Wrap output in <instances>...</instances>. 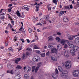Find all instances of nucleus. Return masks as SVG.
<instances>
[{"mask_svg": "<svg viewBox=\"0 0 79 79\" xmlns=\"http://www.w3.org/2000/svg\"><path fill=\"white\" fill-rule=\"evenodd\" d=\"M73 49H72L70 50V53L73 56L75 55V51L77 50L79 48V47L77 46H73Z\"/></svg>", "mask_w": 79, "mask_h": 79, "instance_id": "obj_1", "label": "nucleus"}, {"mask_svg": "<svg viewBox=\"0 0 79 79\" xmlns=\"http://www.w3.org/2000/svg\"><path fill=\"white\" fill-rule=\"evenodd\" d=\"M71 62L67 61L65 62V66L66 69H70L71 67Z\"/></svg>", "mask_w": 79, "mask_h": 79, "instance_id": "obj_2", "label": "nucleus"}, {"mask_svg": "<svg viewBox=\"0 0 79 79\" xmlns=\"http://www.w3.org/2000/svg\"><path fill=\"white\" fill-rule=\"evenodd\" d=\"M73 74L74 77H79V70L73 71Z\"/></svg>", "mask_w": 79, "mask_h": 79, "instance_id": "obj_3", "label": "nucleus"}, {"mask_svg": "<svg viewBox=\"0 0 79 79\" xmlns=\"http://www.w3.org/2000/svg\"><path fill=\"white\" fill-rule=\"evenodd\" d=\"M40 59V57L38 56H36L33 57V61L34 62H37L38 61H39V59Z\"/></svg>", "mask_w": 79, "mask_h": 79, "instance_id": "obj_4", "label": "nucleus"}, {"mask_svg": "<svg viewBox=\"0 0 79 79\" xmlns=\"http://www.w3.org/2000/svg\"><path fill=\"white\" fill-rule=\"evenodd\" d=\"M51 52H52V53H55V54H57V52H58V49L56 48H54V47H53V48L51 49Z\"/></svg>", "mask_w": 79, "mask_h": 79, "instance_id": "obj_5", "label": "nucleus"}, {"mask_svg": "<svg viewBox=\"0 0 79 79\" xmlns=\"http://www.w3.org/2000/svg\"><path fill=\"white\" fill-rule=\"evenodd\" d=\"M41 64H42V63L41 62L39 63L38 64V66L35 69V73H37V71H38V70H39V68H40V65H41Z\"/></svg>", "mask_w": 79, "mask_h": 79, "instance_id": "obj_6", "label": "nucleus"}, {"mask_svg": "<svg viewBox=\"0 0 79 79\" xmlns=\"http://www.w3.org/2000/svg\"><path fill=\"white\" fill-rule=\"evenodd\" d=\"M76 36H77V35H76L75 36H71L70 35H68V39L69 40H73V37H76Z\"/></svg>", "mask_w": 79, "mask_h": 79, "instance_id": "obj_7", "label": "nucleus"}, {"mask_svg": "<svg viewBox=\"0 0 79 79\" xmlns=\"http://www.w3.org/2000/svg\"><path fill=\"white\" fill-rule=\"evenodd\" d=\"M68 40L62 39L61 40V43L62 45H64V44H65V42H68Z\"/></svg>", "mask_w": 79, "mask_h": 79, "instance_id": "obj_8", "label": "nucleus"}, {"mask_svg": "<svg viewBox=\"0 0 79 79\" xmlns=\"http://www.w3.org/2000/svg\"><path fill=\"white\" fill-rule=\"evenodd\" d=\"M66 72H67V71L66 70H64L63 72L61 73L60 74V76H62V77H64V76H65L66 75Z\"/></svg>", "mask_w": 79, "mask_h": 79, "instance_id": "obj_9", "label": "nucleus"}, {"mask_svg": "<svg viewBox=\"0 0 79 79\" xmlns=\"http://www.w3.org/2000/svg\"><path fill=\"white\" fill-rule=\"evenodd\" d=\"M51 59L52 60L55 61H57V58L55 56H52L51 57Z\"/></svg>", "mask_w": 79, "mask_h": 79, "instance_id": "obj_10", "label": "nucleus"}, {"mask_svg": "<svg viewBox=\"0 0 79 79\" xmlns=\"http://www.w3.org/2000/svg\"><path fill=\"white\" fill-rule=\"evenodd\" d=\"M75 44L76 45H78L79 44V38L77 37L75 39Z\"/></svg>", "mask_w": 79, "mask_h": 79, "instance_id": "obj_11", "label": "nucleus"}, {"mask_svg": "<svg viewBox=\"0 0 79 79\" xmlns=\"http://www.w3.org/2000/svg\"><path fill=\"white\" fill-rule=\"evenodd\" d=\"M21 60V59L20 58H17L15 60V63H16V64H18V62H19V61H20Z\"/></svg>", "mask_w": 79, "mask_h": 79, "instance_id": "obj_12", "label": "nucleus"}, {"mask_svg": "<svg viewBox=\"0 0 79 79\" xmlns=\"http://www.w3.org/2000/svg\"><path fill=\"white\" fill-rule=\"evenodd\" d=\"M15 79H20L21 78V75L20 74H17L15 76Z\"/></svg>", "mask_w": 79, "mask_h": 79, "instance_id": "obj_13", "label": "nucleus"}, {"mask_svg": "<svg viewBox=\"0 0 79 79\" xmlns=\"http://www.w3.org/2000/svg\"><path fill=\"white\" fill-rule=\"evenodd\" d=\"M41 23H42L43 24H44V22H43L41 21V19H40L39 20V23H37L36 25L38 26H42V24Z\"/></svg>", "mask_w": 79, "mask_h": 79, "instance_id": "obj_14", "label": "nucleus"}, {"mask_svg": "<svg viewBox=\"0 0 79 79\" xmlns=\"http://www.w3.org/2000/svg\"><path fill=\"white\" fill-rule=\"evenodd\" d=\"M64 55L65 57H68L69 55H68V51H66L64 52Z\"/></svg>", "mask_w": 79, "mask_h": 79, "instance_id": "obj_15", "label": "nucleus"}, {"mask_svg": "<svg viewBox=\"0 0 79 79\" xmlns=\"http://www.w3.org/2000/svg\"><path fill=\"white\" fill-rule=\"evenodd\" d=\"M7 67L8 68H10V69H11L13 68V66L11 65V64H8L7 65Z\"/></svg>", "mask_w": 79, "mask_h": 79, "instance_id": "obj_16", "label": "nucleus"}, {"mask_svg": "<svg viewBox=\"0 0 79 79\" xmlns=\"http://www.w3.org/2000/svg\"><path fill=\"white\" fill-rule=\"evenodd\" d=\"M7 73H9L10 74H13V70H7Z\"/></svg>", "mask_w": 79, "mask_h": 79, "instance_id": "obj_17", "label": "nucleus"}, {"mask_svg": "<svg viewBox=\"0 0 79 79\" xmlns=\"http://www.w3.org/2000/svg\"><path fill=\"white\" fill-rule=\"evenodd\" d=\"M64 9H65V10H70V7H69V6H64Z\"/></svg>", "mask_w": 79, "mask_h": 79, "instance_id": "obj_18", "label": "nucleus"}, {"mask_svg": "<svg viewBox=\"0 0 79 79\" xmlns=\"http://www.w3.org/2000/svg\"><path fill=\"white\" fill-rule=\"evenodd\" d=\"M63 21L64 22H65V23H66L69 21L68 20V18H65L64 19H63Z\"/></svg>", "mask_w": 79, "mask_h": 79, "instance_id": "obj_19", "label": "nucleus"}, {"mask_svg": "<svg viewBox=\"0 0 79 79\" xmlns=\"http://www.w3.org/2000/svg\"><path fill=\"white\" fill-rule=\"evenodd\" d=\"M58 69L60 72H62L63 71V68L61 67L58 66Z\"/></svg>", "mask_w": 79, "mask_h": 79, "instance_id": "obj_20", "label": "nucleus"}, {"mask_svg": "<svg viewBox=\"0 0 79 79\" xmlns=\"http://www.w3.org/2000/svg\"><path fill=\"white\" fill-rule=\"evenodd\" d=\"M57 49H58L59 50H60L61 49V45L60 44L57 45Z\"/></svg>", "mask_w": 79, "mask_h": 79, "instance_id": "obj_21", "label": "nucleus"}, {"mask_svg": "<svg viewBox=\"0 0 79 79\" xmlns=\"http://www.w3.org/2000/svg\"><path fill=\"white\" fill-rule=\"evenodd\" d=\"M52 77H58V76H57V74H56L55 73V74L53 73H52Z\"/></svg>", "mask_w": 79, "mask_h": 79, "instance_id": "obj_22", "label": "nucleus"}, {"mask_svg": "<svg viewBox=\"0 0 79 79\" xmlns=\"http://www.w3.org/2000/svg\"><path fill=\"white\" fill-rule=\"evenodd\" d=\"M56 39L57 42H61V39H60V38L59 37H57L56 38Z\"/></svg>", "mask_w": 79, "mask_h": 79, "instance_id": "obj_23", "label": "nucleus"}, {"mask_svg": "<svg viewBox=\"0 0 79 79\" xmlns=\"http://www.w3.org/2000/svg\"><path fill=\"white\" fill-rule=\"evenodd\" d=\"M48 40H53V37L52 36H50L48 37Z\"/></svg>", "mask_w": 79, "mask_h": 79, "instance_id": "obj_24", "label": "nucleus"}, {"mask_svg": "<svg viewBox=\"0 0 79 79\" xmlns=\"http://www.w3.org/2000/svg\"><path fill=\"white\" fill-rule=\"evenodd\" d=\"M33 48L34 49H39V48L37 47V46L34 45L33 46Z\"/></svg>", "mask_w": 79, "mask_h": 79, "instance_id": "obj_25", "label": "nucleus"}, {"mask_svg": "<svg viewBox=\"0 0 79 79\" xmlns=\"http://www.w3.org/2000/svg\"><path fill=\"white\" fill-rule=\"evenodd\" d=\"M60 13H59V16H61L64 14V11H61L60 12Z\"/></svg>", "mask_w": 79, "mask_h": 79, "instance_id": "obj_26", "label": "nucleus"}, {"mask_svg": "<svg viewBox=\"0 0 79 79\" xmlns=\"http://www.w3.org/2000/svg\"><path fill=\"white\" fill-rule=\"evenodd\" d=\"M44 19L47 21H48L49 20V18H48V15L45 16L44 17Z\"/></svg>", "mask_w": 79, "mask_h": 79, "instance_id": "obj_27", "label": "nucleus"}, {"mask_svg": "<svg viewBox=\"0 0 79 79\" xmlns=\"http://www.w3.org/2000/svg\"><path fill=\"white\" fill-rule=\"evenodd\" d=\"M16 14L19 17H20V16H21V15L20 14V13H19V11L18 10L16 12Z\"/></svg>", "mask_w": 79, "mask_h": 79, "instance_id": "obj_28", "label": "nucleus"}, {"mask_svg": "<svg viewBox=\"0 0 79 79\" xmlns=\"http://www.w3.org/2000/svg\"><path fill=\"white\" fill-rule=\"evenodd\" d=\"M57 1L58 2V0H53L52 2L54 3H55V5H57Z\"/></svg>", "mask_w": 79, "mask_h": 79, "instance_id": "obj_29", "label": "nucleus"}, {"mask_svg": "<svg viewBox=\"0 0 79 79\" xmlns=\"http://www.w3.org/2000/svg\"><path fill=\"white\" fill-rule=\"evenodd\" d=\"M58 69H56L55 72V74H58Z\"/></svg>", "mask_w": 79, "mask_h": 79, "instance_id": "obj_30", "label": "nucleus"}, {"mask_svg": "<svg viewBox=\"0 0 79 79\" xmlns=\"http://www.w3.org/2000/svg\"><path fill=\"white\" fill-rule=\"evenodd\" d=\"M48 47L49 48H50L51 49H52L53 48V46H52L50 45L49 44L48 45Z\"/></svg>", "mask_w": 79, "mask_h": 79, "instance_id": "obj_31", "label": "nucleus"}, {"mask_svg": "<svg viewBox=\"0 0 79 79\" xmlns=\"http://www.w3.org/2000/svg\"><path fill=\"white\" fill-rule=\"evenodd\" d=\"M5 18V16H1L0 17V19L2 20V21H4V19Z\"/></svg>", "mask_w": 79, "mask_h": 79, "instance_id": "obj_32", "label": "nucleus"}, {"mask_svg": "<svg viewBox=\"0 0 79 79\" xmlns=\"http://www.w3.org/2000/svg\"><path fill=\"white\" fill-rule=\"evenodd\" d=\"M67 44L68 45H70V44H72V41H67Z\"/></svg>", "mask_w": 79, "mask_h": 79, "instance_id": "obj_33", "label": "nucleus"}, {"mask_svg": "<svg viewBox=\"0 0 79 79\" xmlns=\"http://www.w3.org/2000/svg\"><path fill=\"white\" fill-rule=\"evenodd\" d=\"M19 69H16L15 71V73H16L17 74H18V73H19Z\"/></svg>", "mask_w": 79, "mask_h": 79, "instance_id": "obj_34", "label": "nucleus"}, {"mask_svg": "<svg viewBox=\"0 0 79 79\" xmlns=\"http://www.w3.org/2000/svg\"><path fill=\"white\" fill-rule=\"evenodd\" d=\"M19 18H24V13H23L22 14V15H20Z\"/></svg>", "mask_w": 79, "mask_h": 79, "instance_id": "obj_35", "label": "nucleus"}, {"mask_svg": "<svg viewBox=\"0 0 79 79\" xmlns=\"http://www.w3.org/2000/svg\"><path fill=\"white\" fill-rule=\"evenodd\" d=\"M35 52L37 53H39V54H40L41 52L39 50H35Z\"/></svg>", "mask_w": 79, "mask_h": 79, "instance_id": "obj_36", "label": "nucleus"}, {"mask_svg": "<svg viewBox=\"0 0 79 79\" xmlns=\"http://www.w3.org/2000/svg\"><path fill=\"white\" fill-rule=\"evenodd\" d=\"M16 68L17 69H21V68H22V67L20 65H17Z\"/></svg>", "mask_w": 79, "mask_h": 79, "instance_id": "obj_37", "label": "nucleus"}, {"mask_svg": "<svg viewBox=\"0 0 79 79\" xmlns=\"http://www.w3.org/2000/svg\"><path fill=\"white\" fill-rule=\"evenodd\" d=\"M69 48H73V47H74V45L73 44L69 45Z\"/></svg>", "mask_w": 79, "mask_h": 79, "instance_id": "obj_38", "label": "nucleus"}, {"mask_svg": "<svg viewBox=\"0 0 79 79\" xmlns=\"http://www.w3.org/2000/svg\"><path fill=\"white\" fill-rule=\"evenodd\" d=\"M40 55L42 57H44L45 56V53L41 54Z\"/></svg>", "mask_w": 79, "mask_h": 79, "instance_id": "obj_39", "label": "nucleus"}, {"mask_svg": "<svg viewBox=\"0 0 79 79\" xmlns=\"http://www.w3.org/2000/svg\"><path fill=\"white\" fill-rule=\"evenodd\" d=\"M25 55H23V57L22 58V60H25Z\"/></svg>", "mask_w": 79, "mask_h": 79, "instance_id": "obj_40", "label": "nucleus"}, {"mask_svg": "<svg viewBox=\"0 0 79 79\" xmlns=\"http://www.w3.org/2000/svg\"><path fill=\"white\" fill-rule=\"evenodd\" d=\"M35 66H33L32 67V72H34L35 70Z\"/></svg>", "mask_w": 79, "mask_h": 79, "instance_id": "obj_41", "label": "nucleus"}, {"mask_svg": "<svg viewBox=\"0 0 79 79\" xmlns=\"http://www.w3.org/2000/svg\"><path fill=\"white\" fill-rule=\"evenodd\" d=\"M46 56H49V55H50V51H48V52H47L46 53Z\"/></svg>", "mask_w": 79, "mask_h": 79, "instance_id": "obj_42", "label": "nucleus"}, {"mask_svg": "<svg viewBox=\"0 0 79 79\" xmlns=\"http://www.w3.org/2000/svg\"><path fill=\"white\" fill-rule=\"evenodd\" d=\"M27 50H28V51H29L30 52H31V50H32V49L30 48H27Z\"/></svg>", "mask_w": 79, "mask_h": 79, "instance_id": "obj_43", "label": "nucleus"}, {"mask_svg": "<svg viewBox=\"0 0 79 79\" xmlns=\"http://www.w3.org/2000/svg\"><path fill=\"white\" fill-rule=\"evenodd\" d=\"M24 76L26 79H27V78H28V75H27V74H26L24 75Z\"/></svg>", "mask_w": 79, "mask_h": 79, "instance_id": "obj_44", "label": "nucleus"}, {"mask_svg": "<svg viewBox=\"0 0 79 79\" xmlns=\"http://www.w3.org/2000/svg\"><path fill=\"white\" fill-rule=\"evenodd\" d=\"M22 47H23V46H21L19 48H18V50H19V51L21 50L22 49Z\"/></svg>", "mask_w": 79, "mask_h": 79, "instance_id": "obj_45", "label": "nucleus"}, {"mask_svg": "<svg viewBox=\"0 0 79 79\" xmlns=\"http://www.w3.org/2000/svg\"><path fill=\"white\" fill-rule=\"evenodd\" d=\"M3 68V64H0V69H2Z\"/></svg>", "mask_w": 79, "mask_h": 79, "instance_id": "obj_46", "label": "nucleus"}, {"mask_svg": "<svg viewBox=\"0 0 79 79\" xmlns=\"http://www.w3.org/2000/svg\"><path fill=\"white\" fill-rule=\"evenodd\" d=\"M12 50L13 49L11 48H10L8 49V50H9V52H11Z\"/></svg>", "mask_w": 79, "mask_h": 79, "instance_id": "obj_47", "label": "nucleus"}, {"mask_svg": "<svg viewBox=\"0 0 79 79\" xmlns=\"http://www.w3.org/2000/svg\"><path fill=\"white\" fill-rule=\"evenodd\" d=\"M28 31H29V33H30V34H31V32H32V29H31L29 28Z\"/></svg>", "mask_w": 79, "mask_h": 79, "instance_id": "obj_48", "label": "nucleus"}, {"mask_svg": "<svg viewBox=\"0 0 79 79\" xmlns=\"http://www.w3.org/2000/svg\"><path fill=\"white\" fill-rule=\"evenodd\" d=\"M20 41H21L22 42V43H24V39H20Z\"/></svg>", "mask_w": 79, "mask_h": 79, "instance_id": "obj_49", "label": "nucleus"}, {"mask_svg": "<svg viewBox=\"0 0 79 79\" xmlns=\"http://www.w3.org/2000/svg\"><path fill=\"white\" fill-rule=\"evenodd\" d=\"M8 25L9 26H10V28H12L13 27V26L10 23H9Z\"/></svg>", "mask_w": 79, "mask_h": 79, "instance_id": "obj_50", "label": "nucleus"}, {"mask_svg": "<svg viewBox=\"0 0 79 79\" xmlns=\"http://www.w3.org/2000/svg\"><path fill=\"white\" fill-rule=\"evenodd\" d=\"M68 48V45L67 44H65L64 47V48Z\"/></svg>", "mask_w": 79, "mask_h": 79, "instance_id": "obj_51", "label": "nucleus"}, {"mask_svg": "<svg viewBox=\"0 0 79 79\" xmlns=\"http://www.w3.org/2000/svg\"><path fill=\"white\" fill-rule=\"evenodd\" d=\"M11 23L13 26H14L15 24V22H14V21H11Z\"/></svg>", "mask_w": 79, "mask_h": 79, "instance_id": "obj_52", "label": "nucleus"}, {"mask_svg": "<svg viewBox=\"0 0 79 79\" xmlns=\"http://www.w3.org/2000/svg\"><path fill=\"white\" fill-rule=\"evenodd\" d=\"M19 31H23V27H21L19 29Z\"/></svg>", "mask_w": 79, "mask_h": 79, "instance_id": "obj_53", "label": "nucleus"}, {"mask_svg": "<svg viewBox=\"0 0 79 79\" xmlns=\"http://www.w3.org/2000/svg\"><path fill=\"white\" fill-rule=\"evenodd\" d=\"M25 10H26L27 11H29V8H28V7H26V8H25Z\"/></svg>", "mask_w": 79, "mask_h": 79, "instance_id": "obj_54", "label": "nucleus"}, {"mask_svg": "<svg viewBox=\"0 0 79 79\" xmlns=\"http://www.w3.org/2000/svg\"><path fill=\"white\" fill-rule=\"evenodd\" d=\"M57 34L58 35H61V33H60V32H57Z\"/></svg>", "mask_w": 79, "mask_h": 79, "instance_id": "obj_55", "label": "nucleus"}, {"mask_svg": "<svg viewBox=\"0 0 79 79\" xmlns=\"http://www.w3.org/2000/svg\"><path fill=\"white\" fill-rule=\"evenodd\" d=\"M70 9H73V5L72 4H71L70 5Z\"/></svg>", "mask_w": 79, "mask_h": 79, "instance_id": "obj_56", "label": "nucleus"}, {"mask_svg": "<svg viewBox=\"0 0 79 79\" xmlns=\"http://www.w3.org/2000/svg\"><path fill=\"white\" fill-rule=\"evenodd\" d=\"M12 6H13V4H9L8 6V7H10Z\"/></svg>", "mask_w": 79, "mask_h": 79, "instance_id": "obj_57", "label": "nucleus"}, {"mask_svg": "<svg viewBox=\"0 0 79 79\" xmlns=\"http://www.w3.org/2000/svg\"><path fill=\"white\" fill-rule=\"evenodd\" d=\"M23 7H24V9H25L26 8L28 7V6H27V5H25Z\"/></svg>", "mask_w": 79, "mask_h": 79, "instance_id": "obj_58", "label": "nucleus"}, {"mask_svg": "<svg viewBox=\"0 0 79 79\" xmlns=\"http://www.w3.org/2000/svg\"><path fill=\"white\" fill-rule=\"evenodd\" d=\"M26 40L27 41V43H30V41L29 40V39H27Z\"/></svg>", "mask_w": 79, "mask_h": 79, "instance_id": "obj_59", "label": "nucleus"}, {"mask_svg": "<svg viewBox=\"0 0 79 79\" xmlns=\"http://www.w3.org/2000/svg\"><path fill=\"white\" fill-rule=\"evenodd\" d=\"M9 32V31H7V30H5V33L6 34H8Z\"/></svg>", "mask_w": 79, "mask_h": 79, "instance_id": "obj_60", "label": "nucleus"}, {"mask_svg": "<svg viewBox=\"0 0 79 79\" xmlns=\"http://www.w3.org/2000/svg\"><path fill=\"white\" fill-rule=\"evenodd\" d=\"M44 49H47L48 48H47V46H45L44 47Z\"/></svg>", "mask_w": 79, "mask_h": 79, "instance_id": "obj_61", "label": "nucleus"}, {"mask_svg": "<svg viewBox=\"0 0 79 79\" xmlns=\"http://www.w3.org/2000/svg\"><path fill=\"white\" fill-rule=\"evenodd\" d=\"M5 45L6 46H7V45H8V42H6L5 43Z\"/></svg>", "mask_w": 79, "mask_h": 79, "instance_id": "obj_62", "label": "nucleus"}, {"mask_svg": "<svg viewBox=\"0 0 79 79\" xmlns=\"http://www.w3.org/2000/svg\"><path fill=\"white\" fill-rule=\"evenodd\" d=\"M30 79H34V76H32L31 77Z\"/></svg>", "mask_w": 79, "mask_h": 79, "instance_id": "obj_63", "label": "nucleus"}, {"mask_svg": "<svg viewBox=\"0 0 79 79\" xmlns=\"http://www.w3.org/2000/svg\"><path fill=\"white\" fill-rule=\"evenodd\" d=\"M75 25H79V23H75Z\"/></svg>", "mask_w": 79, "mask_h": 79, "instance_id": "obj_64", "label": "nucleus"}]
</instances>
